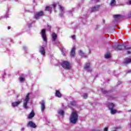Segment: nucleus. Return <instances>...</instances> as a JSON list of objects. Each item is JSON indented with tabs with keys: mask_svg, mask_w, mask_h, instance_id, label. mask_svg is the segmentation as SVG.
I'll return each mask as SVG.
<instances>
[{
	"mask_svg": "<svg viewBox=\"0 0 131 131\" xmlns=\"http://www.w3.org/2000/svg\"><path fill=\"white\" fill-rule=\"evenodd\" d=\"M78 120V115L75 111H73L70 116V121L71 123L75 124Z\"/></svg>",
	"mask_w": 131,
	"mask_h": 131,
	"instance_id": "1",
	"label": "nucleus"
},
{
	"mask_svg": "<svg viewBox=\"0 0 131 131\" xmlns=\"http://www.w3.org/2000/svg\"><path fill=\"white\" fill-rule=\"evenodd\" d=\"M30 95V93H28L26 96L25 99L24 100L23 107L25 109H28V108H29V106L27 105V104H28L29 100L30 99V98H29Z\"/></svg>",
	"mask_w": 131,
	"mask_h": 131,
	"instance_id": "2",
	"label": "nucleus"
},
{
	"mask_svg": "<svg viewBox=\"0 0 131 131\" xmlns=\"http://www.w3.org/2000/svg\"><path fill=\"white\" fill-rule=\"evenodd\" d=\"M129 49H131V47L126 48L125 46L123 45H118L117 47L115 48V50H119V51H121V50H129Z\"/></svg>",
	"mask_w": 131,
	"mask_h": 131,
	"instance_id": "3",
	"label": "nucleus"
},
{
	"mask_svg": "<svg viewBox=\"0 0 131 131\" xmlns=\"http://www.w3.org/2000/svg\"><path fill=\"white\" fill-rule=\"evenodd\" d=\"M61 66L64 68V69H70V63L68 61H63L61 62Z\"/></svg>",
	"mask_w": 131,
	"mask_h": 131,
	"instance_id": "4",
	"label": "nucleus"
},
{
	"mask_svg": "<svg viewBox=\"0 0 131 131\" xmlns=\"http://www.w3.org/2000/svg\"><path fill=\"white\" fill-rule=\"evenodd\" d=\"M43 16V11H40L38 12L35 13L34 15V18L37 20L40 18V17Z\"/></svg>",
	"mask_w": 131,
	"mask_h": 131,
	"instance_id": "5",
	"label": "nucleus"
},
{
	"mask_svg": "<svg viewBox=\"0 0 131 131\" xmlns=\"http://www.w3.org/2000/svg\"><path fill=\"white\" fill-rule=\"evenodd\" d=\"M39 51V53L41 54V55H42V56L43 57L46 56V50H45V47L40 46Z\"/></svg>",
	"mask_w": 131,
	"mask_h": 131,
	"instance_id": "6",
	"label": "nucleus"
},
{
	"mask_svg": "<svg viewBox=\"0 0 131 131\" xmlns=\"http://www.w3.org/2000/svg\"><path fill=\"white\" fill-rule=\"evenodd\" d=\"M41 34V37H42L44 41H46V42H47V35H46V30L45 29L42 30Z\"/></svg>",
	"mask_w": 131,
	"mask_h": 131,
	"instance_id": "7",
	"label": "nucleus"
},
{
	"mask_svg": "<svg viewBox=\"0 0 131 131\" xmlns=\"http://www.w3.org/2000/svg\"><path fill=\"white\" fill-rule=\"evenodd\" d=\"M84 69L86 70V71H88V72H92V70L91 67H90V63H87L85 64L84 67Z\"/></svg>",
	"mask_w": 131,
	"mask_h": 131,
	"instance_id": "8",
	"label": "nucleus"
},
{
	"mask_svg": "<svg viewBox=\"0 0 131 131\" xmlns=\"http://www.w3.org/2000/svg\"><path fill=\"white\" fill-rule=\"evenodd\" d=\"M40 104H41V112H43L46 109V105H45L46 104V102L45 100H42Z\"/></svg>",
	"mask_w": 131,
	"mask_h": 131,
	"instance_id": "9",
	"label": "nucleus"
},
{
	"mask_svg": "<svg viewBox=\"0 0 131 131\" xmlns=\"http://www.w3.org/2000/svg\"><path fill=\"white\" fill-rule=\"evenodd\" d=\"M100 10V6L96 5L91 8V13H93V12H97Z\"/></svg>",
	"mask_w": 131,
	"mask_h": 131,
	"instance_id": "10",
	"label": "nucleus"
},
{
	"mask_svg": "<svg viewBox=\"0 0 131 131\" xmlns=\"http://www.w3.org/2000/svg\"><path fill=\"white\" fill-rule=\"evenodd\" d=\"M59 10L60 11V13L59 14V15L60 17H63V15H64V11L65 10V8H64V7H63V6H61V5H59Z\"/></svg>",
	"mask_w": 131,
	"mask_h": 131,
	"instance_id": "11",
	"label": "nucleus"
},
{
	"mask_svg": "<svg viewBox=\"0 0 131 131\" xmlns=\"http://www.w3.org/2000/svg\"><path fill=\"white\" fill-rule=\"evenodd\" d=\"M28 126L33 127V128H35V127H36V125L35 124V123H33V122L29 121L28 123Z\"/></svg>",
	"mask_w": 131,
	"mask_h": 131,
	"instance_id": "12",
	"label": "nucleus"
},
{
	"mask_svg": "<svg viewBox=\"0 0 131 131\" xmlns=\"http://www.w3.org/2000/svg\"><path fill=\"white\" fill-rule=\"evenodd\" d=\"M22 103V100L16 101L15 102L12 103V107H17V106H18V105H20Z\"/></svg>",
	"mask_w": 131,
	"mask_h": 131,
	"instance_id": "13",
	"label": "nucleus"
},
{
	"mask_svg": "<svg viewBox=\"0 0 131 131\" xmlns=\"http://www.w3.org/2000/svg\"><path fill=\"white\" fill-rule=\"evenodd\" d=\"M70 56L72 58L75 57V48H73L70 52Z\"/></svg>",
	"mask_w": 131,
	"mask_h": 131,
	"instance_id": "14",
	"label": "nucleus"
},
{
	"mask_svg": "<svg viewBox=\"0 0 131 131\" xmlns=\"http://www.w3.org/2000/svg\"><path fill=\"white\" fill-rule=\"evenodd\" d=\"M55 96L58 98H61V97H62V94H61V93H60V91L59 90H56L55 93Z\"/></svg>",
	"mask_w": 131,
	"mask_h": 131,
	"instance_id": "15",
	"label": "nucleus"
},
{
	"mask_svg": "<svg viewBox=\"0 0 131 131\" xmlns=\"http://www.w3.org/2000/svg\"><path fill=\"white\" fill-rule=\"evenodd\" d=\"M79 55L81 57H83V58H88V56L85 55L84 53L82 52V51L80 50L79 52Z\"/></svg>",
	"mask_w": 131,
	"mask_h": 131,
	"instance_id": "16",
	"label": "nucleus"
},
{
	"mask_svg": "<svg viewBox=\"0 0 131 131\" xmlns=\"http://www.w3.org/2000/svg\"><path fill=\"white\" fill-rule=\"evenodd\" d=\"M34 112L32 111L29 115L28 118H29V119H30V118H32V117H34Z\"/></svg>",
	"mask_w": 131,
	"mask_h": 131,
	"instance_id": "17",
	"label": "nucleus"
},
{
	"mask_svg": "<svg viewBox=\"0 0 131 131\" xmlns=\"http://www.w3.org/2000/svg\"><path fill=\"white\" fill-rule=\"evenodd\" d=\"M114 18L115 20H119V19H121V15H114Z\"/></svg>",
	"mask_w": 131,
	"mask_h": 131,
	"instance_id": "18",
	"label": "nucleus"
},
{
	"mask_svg": "<svg viewBox=\"0 0 131 131\" xmlns=\"http://www.w3.org/2000/svg\"><path fill=\"white\" fill-rule=\"evenodd\" d=\"M57 39V34L55 33L52 34V40L55 41Z\"/></svg>",
	"mask_w": 131,
	"mask_h": 131,
	"instance_id": "19",
	"label": "nucleus"
},
{
	"mask_svg": "<svg viewBox=\"0 0 131 131\" xmlns=\"http://www.w3.org/2000/svg\"><path fill=\"white\" fill-rule=\"evenodd\" d=\"M115 107V106L114 105V104L113 103H109L108 104V108L110 110L113 109L114 107Z\"/></svg>",
	"mask_w": 131,
	"mask_h": 131,
	"instance_id": "20",
	"label": "nucleus"
},
{
	"mask_svg": "<svg viewBox=\"0 0 131 131\" xmlns=\"http://www.w3.org/2000/svg\"><path fill=\"white\" fill-rule=\"evenodd\" d=\"M131 59L130 58H125L124 64H128V63H130Z\"/></svg>",
	"mask_w": 131,
	"mask_h": 131,
	"instance_id": "21",
	"label": "nucleus"
},
{
	"mask_svg": "<svg viewBox=\"0 0 131 131\" xmlns=\"http://www.w3.org/2000/svg\"><path fill=\"white\" fill-rule=\"evenodd\" d=\"M58 114H59V115H61V116H63L64 115V111L62 110H59L58 111Z\"/></svg>",
	"mask_w": 131,
	"mask_h": 131,
	"instance_id": "22",
	"label": "nucleus"
},
{
	"mask_svg": "<svg viewBox=\"0 0 131 131\" xmlns=\"http://www.w3.org/2000/svg\"><path fill=\"white\" fill-rule=\"evenodd\" d=\"M52 7L51 6H47L46 7L45 11H48L49 12H51V11H52Z\"/></svg>",
	"mask_w": 131,
	"mask_h": 131,
	"instance_id": "23",
	"label": "nucleus"
},
{
	"mask_svg": "<svg viewBox=\"0 0 131 131\" xmlns=\"http://www.w3.org/2000/svg\"><path fill=\"white\" fill-rule=\"evenodd\" d=\"M116 4V2H115V0H112L111 2V6H112V7L114 6Z\"/></svg>",
	"mask_w": 131,
	"mask_h": 131,
	"instance_id": "24",
	"label": "nucleus"
},
{
	"mask_svg": "<svg viewBox=\"0 0 131 131\" xmlns=\"http://www.w3.org/2000/svg\"><path fill=\"white\" fill-rule=\"evenodd\" d=\"M105 59H109V58H111V55H110V53H106L105 55Z\"/></svg>",
	"mask_w": 131,
	"mask_h": 131,
	"instance_id": "25",
	"label": "nucleus"
},
{
	"mask_svg": "<svg viewBox=\"0 0 131 131\" xmlns=\"http://www.w3.org/2000/svg\"><path fill=\"white\" fill-rule=\"evenodd\" d=\"M110 110L111 111V114H115V113H116V110H114V108H111Z\"/></svg>",
	"mask_w": 131,
	"mask_h": 131,
	"instance_id": "26",
	"label": "nucleus"
},
{
	"mask_svg": "<svg viewBox=\"0 0 131 131\" xmlns=\"http://www.w3.org/2000/svg\"><path fill=\"white\" fill-rule=\"evenodd\" d=\"M82 97L83 98V99H88V94L84 93L82 95Z\"/></svg>",
	"mask_w": 131,
	"mask_h": 131,
	"instance_id": "27",
	"label": "nucleus"
},
{
	"mask_svg": "<svg viewBox=\"0 0 131 131\" xmlns=\"http://www.w3.org/2000/svg\"><path fill=\"white\" fill-rule=\"evenodd\" d=\"M19 81H20V82H24V80H25V78L23 77H20L19 78Z\"/></svg>",
	"mask_w": 131,
	"mask_h": 131,
	"instance_id": "28",
	"label": "nucleus"
},
{
	"mask_svg": "<svg viewBox=\"0 0 131 131\" xmlns=\"http://www.w3.org/2000/svg\"><path fill=\"white\" fill-rule=\"evenodd\" d=\"M101 91L103 94H107V93H108L105 89H101Z\"/></svg>",
	"mask_w": 131,
	"mask_h": 131,
	"instance_id": "29",
	"label": "nucleus"
},
{
	"mask_svg": "<svg viewBox=\"0 0 131 131\" xmlns=\"http://www.w3.org/2000/svg\"><path fill=\"white\" fill-rule=\"evenodd\" d=\"M70 105L72 106H75L76 105V103L74 101H72L70 102Z\"/></svg>",
	"mask_w": 131,
	"mask_h": 131,
	"instance_id": "30",
	"label": "nucleus"
},
{
	"mask_svg": "<svg viewBox=\"0 0 131 131\" xmlns=\"http://www.w3.org/2000/svg\"><path fill=\"white\" fill-rule=\"evenodd\" d=\"M127 18H131V11L127 14Z\"/></svg>",
	"mask_w": 131,
	"mask_h": 131,
	"instance_id": "31",
	"label": "nucleus"
},
{
	"mask_svg": "<svg viewBox=\"0 0 131 131\" xmlns=\"http://www.w3.org/2000/svg\"><path fill=\"white\" fill-rule=\"evenodd\" d=\"M56 6H57V4H53L52 5H51V6L52 7H53V8H54V9H55V8H56Z\"/></svg>",
	"mask_w": 131,
	"mask_h": 131,
	"instance_id": "32",
	"label": "nucleus"
},
{
	"mask_svg": "<svg viewBox=\"0 0 131 131\" xmlns=\"http://www.w3.org/2000/svg\"><path fill=\"white\" fill-rule=\"evenodd\" d=\"M68 14L69 16H72V13L71 12H69Z\"/></svg>",
	"mask_w": 131,
	"mask_h": 131,
	"instance_id": "33",
	"label": "nucleus"
},
{
	"mask_svg": "<svg viewBox=\"0 0 131 131\" xmlns=\"http://www.w3.org/2000/svg\"><path fill=\"white\" fill-rule=\"evenodd\" d=\"M103 131H108V128L107 127L104 128Z\"/></svg>",
	"mask_w": 131,
	"mask_h": 131,
	"instance_id": "34",
	"label": "nucleus"
},
{
	"mask_svg": "<svg viewBox=\"0 0 131 131\" xmlns=\"http://www.w3.org/2000/svg\"><path fill=\"white\" fill-rule=\"evenodd\" d=\"M127 73H131V70H128V71L127 72Z\"/></svg>",
	"mask_w": 131,
	"mask_h": 131,
	"instance_id": "35",
	"label": "nucleus"
},
{
	"mask_svg": "<svg viewBox=\"0 0 131 131\" xmlns=\"http://www.w3.org/2000/svg\"><path fill=\"white\" fill-rule=\"evenodd\" d=\"M24 49L25 50V51H26L27 48L26 47H24Z\"/></svg>",
	"mask_w": 131,
	"mask_h": 131,
	"instance_id": "36",
	"label": "nucleus"
},
{
	"mask_svg": "<svg viewBox=\"0 0 131 131\" xmlns=\"http://www.w3.org/2000/svg\"><path fill=\"white\" fill-rule=\"evenodd\" d=\"M24 129H25V128H24V127H23V128H21V131H24Z\"/></svg>",
	"mask_w": 131,
	"mask_h": 131,
	"instance_id": "37",
	"label": "nucleus"
},
{
	"mask_svg": "<svg viewBox=\"0 0 131 131\" xmlns=\"http://www.w3.org/2000/svg\"><path fill=\"white\" fill-rule=\"evenodd\" d=\"M73 39H75V36H72Z\"/></svg>",
	"mask_w": 131,
	"mask_h": 131,
	"instance_id": "38",
	"label": "nucleus"
},
{
	"mask_svg": "<svg viewBox=\"0 0 131 131\" xmlns=\"http://www.w3.org/2000/svg\"><path fill=\"white\" fill-rule=\"evenodd\" d=\"M128 55H130L131 54V52L130 51H127Z\"/></svg>",
	"mask_w": 131,
	"mask_h": 131,
	"instance_id": "39",
	"label": "nucleus"
},
{
	"mask_svg": "<svg viewBox=\"0 0 131 131\" xmlns=\"http://www.w3.org/2000/svg\"><path fill=\"white\" fill-rule=\"evenodd\" d=\"M118 83L119 84H120V83H121V82L120 81H119L118 82Z\"/></svg>",
	"mask_w": 131,
	"mask_h": 131,
	"instance_id": "40",
	"label": "nucleus"
},
{
	"mask_svg": "<svg viewBox=\"0 0 131 131\" xmlns=\"http://www.w3.org/2000/svg\"><path fill=\"white\" fill-rule=\"evenodd\" d=\"M4 18H9V16L5 15V16H4Z\"/></svg>",
	"mask_w": 131,
	"mask_h": 131,
	"instance_id": "41",
	"label": "nucleus"
},
{
	"mask_svg": "<svg viewBox=\"0 0 131 131\" xmlns=\"http://www.w3.org/2000/svg\"><path fill=\"white\" fill-rule=\"evenodd\" d=\"M62 108H65V107H64V104H63V103L62 104Z\"/></svg>",
	"mask_w": 131,
	"mask_h": 131,
	"instance_id": "42",
	"label": "nucleus"
},
{
	"mask_svg": "<svg viewBox=\"0 0 131 131\" xmlns=\"http://www.w3.org/2000/svg\"><path fill=\"white\" fill-rule=\"evenodd\" d=\"M8 30H10V29H11V27H8Z\"/></svg>",
	"mask_w": 131,
	"mask_h": 131,
	"instance_id": "43",
	"label": "nucleus"
},
{
	"mask_svg": "<svg viewBox=\"0 0 131 131\" xmlns=\"http://www.w3.org/2000/svg\"><path fill=\"white\" fill-rule=\"evenodd\" d=\"M62 55H63V56H65V53H64V52H62Z\"/></svg>",
	"mask_w": 131,
	"mask_h": 131,
	"instance_id": "44",
	"label": "nucleus"
},
{
	"mask_svg": "<svg viewBox=\"0 0 131 131\" xmlns=\"http://www.w3.org/2000/svg\"><path fill=\"white\" fill-rule=\"evenodd\" d=\"M129 3L131 5V1L129 2Z\"/></svg>",
	"mask_w": 131,
	"mask_h": 131,
	"instance_id": "45",
	"label": "nucleus"
},
{
	"mask_svg": "<svg viewBox=\"0 0 131 131\" xmlns=\"http://www.w3.org/2000/svg\"><path fill=\"white\" fill-rule=\"evenodd\" d=\"M130 127H131V124H130Z\"/></svg>",
	"mask_w": 131,
	"mask_h": 131,
	"instance_id": "46",
	"label": "nucleus"
}]
</instances>
